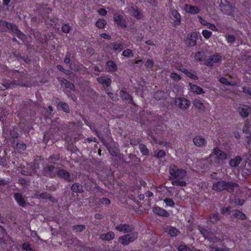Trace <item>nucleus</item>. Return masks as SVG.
Here are the masks:
<instances>
[{
  "label": "nucleus",
  "instance_id": "obj_58",
  "mask_svg": "<svg viewBox=\"0 0 251 251\" xmlns=\"http://www.w3.org/2000/svg\"><path fill=\"white\" fill-rule=\"evenodd\" d=\"M121 96V98L124 100H128L129 101L128 102L131 103L133 105H135V103L133 101V98L132 97V95H120Z\"/></svg>",
  "mask_w": 251,
  "mask_h": 251
},
{
  "label": "nucleus",
  "instance_id": "obj_30",
  "mask_svg": "<svg viewBox=\"0 0 251 251\" xmlns=\"http://www.w3.org/2000/svg\"><path fill=\"white\" fill-rule=\"evenodd\" d=\"M237 111L242 117L246 118L248 116L249 113H251V107H249V110L247 109L239 107Z\"/></svg>",
  "mask_w": 251,
  "mask_h": 251
},
{
  "label": "nucleus",
  "instance_id": "obj_51",
  "mask_svg": "<svg viewBox=\"0 0 251 251\" xmlns=\"http://www.w3.org/2000/svg\"><path fill=\"white\" fill-rule=\"evenodd\" d=\"M163 201L167 206L173 207L175 205L174 201L172 199L166 198Z\"/></svg>",
  "mask_w": 251,
  "mask_h": 251
},
{
  "label": "nucleus",
  "instance_id": "obj_21",
  "mask_svg": "<svg viewBox=\"0 0 251 251\" xmlns=\"http://www.w3.org/2000/svg\"><path fill=\"white\" fill-rule=\"evenodd\" d=\"M27 166L29 168V169L30 170L32 175L36 174L39 169V164L36 160H34L31 163L28 164Z\"/></svg>",
  "mask_w": 251,
  "mask_h": 251
},
{
  "label": "nucleus",
  "instance_id": "obj_50",
  "mask_svg": "<svg viewBox=\"0 0 251 251\" xmlns=\"http://www.w3.org/2000/svg\"><path fill=\"white\" fill-rule=\"evenodd\" d=\"M72 28L71 27L68 25L66 24H63L62 25L61 29L62 31L65 33H68L71 31Z\"/></svg>",
  "mask_w": 251,
  "mask_h": 251
},
{
  "label": "nucleus",
  "instance_id": "obj_37",
  "mask_svg": "<svg viewBox=\"0 0 251 251\" xmlns=\"http://www.w3.org/2000/svg\"><path fill=\"white\" fill-rule=\"evenodd\" d=\"M139 149L143 155H148L149 154V150L144 144L140 143L139 144Z\"/></svg>",
  "mask_w": 251,
  "mask_h": 251
},
{
  "label": "nucleus",
  "instance_id": "obj_34",
  "mask_svg": "<svg viewBox=\"0 0 251 251\" xmlns=\"http://www.w3.org/2000/svg\"><path fill=\"white\" fill-rule=\"evenodd\" d=\"M196 37L193 36L192 34L190 35L186 40V43L188 46L190 47H194L196 44Z\"/></svg>",
  "mask_w": 251,
  "mask_h": 251
},
{
  "label": "nucleus",
  "instance_id": "obj_62",
  "mask_svg": "<svg viewBox=\"0 0 251 251\" xmlns=\"http://www.w3.org/2000/svg\"><path fill=\"white\" fill-rule=\"evenodd\" d=\"M28 183L29 181L24 178H21L19 180V183L25 187L28 185Z\"/></svg>",
  "mask_w": 251,
  "mask_h": 251
},
{
  "label": "nucleus",
  "instance_id": "obj_48",
  "mask_svg": "<svg viewBox=\"0 0 251 251\" xmlns=\"http://www.w3.org/2000/svg\"><path fill=\"white\" fill-rule=\"evenodd\" d=\"M210 248L212 251H230L229 249L227 248H219L213 245H210Z\"/></svg>",
  "mask_w": 251,
  "mask_h": 251
},
{
  "label": "nucleus",
  "instance_id": "obj_15",
  "mask_svg": "<svg viewBox=\"0 0 251 251\" xmlns=\"http://www.w3.org/2000/svg\"><path fill=\"white\" fill-rule=\"evenodd\" d=\"M128 11L134 18L138 20H140L143 17V14L141 12V10L135 8L133 6L130 7Z\"/></svg>",
  "mask_w": 251,
  "mask_h": 251
},
{
  "label": "nucleus",
  "instance_id": "obj_28",
  "mask_svg": "<svg viewBox=\"0 0 251 251\" xmlns=\"http://www.w3.org/2000/svg\"><path fill=\"white\" fill-rule=\"evenodd\" d=\"M198 229L200 232L203 235L205 239H208V237L211 233V231L209 229L205 228L201 226H198Z\"/></svg>",
  "mask_w": 251,
  "mask_h": 251
},
{
  "label": "nucleus",
  "instance_id": "obj_8",
  "mask_svg": "<svg viewBox=\"0 0 251 251\" xmlns=\"http://www.w3.org/2000/svg\"><path fill=\"white\" fill-rule=\"evenodd\" d=\"M14 75L15 78L18 79V85L24 87H29L30 86V84L24 80L25 77L24 73H20L18 71H14Z\"/></svg>",
  "mask_w": 251,
  "mask_h": 251
},
{
  "label": "nucleus",
  "instance_id": "obj_11",
  "mask_svg": "<svg viewBox=\"0 0 251 251\" xmlns=\"http://www.w3.org/2000/svg\"><path fill=\"white\" fill-rule=\"evenodd\" d=\"M175 105L178 107L185 109L189 107L190 101L186 99L181 98H176L174 100Z\"/></svg>",
  "mask_w": 251,
  "mask_h": 251
},
{
  "label": "nucleus",
  "instance_id": "obj_60",
  "mask_svg": "<svg viewBox=\"0 0 251 251\" xmlns=\"http://www.w3.org/2000/svg\"><path fill=\"white\" fill-rule=\"evenodd\" d=\"M17 148L22 151H25L26 149V145L23 142H18L16 144Z\"/></svg>",
  "mask_w": 251,
  "mask_h": 251
},
{
  "label": "nucleus",
  "instance_id": "obj_56",
  "mask_svg": "<svg viewBox=\"0 0 251 251\" xmlns=\"http://www.w3.org/2000/svg\"><path fill=\"white\" fill-rule=\"evenodd\" d=\"M29 169V168H28V166H27V168H22L21 174L25 176H32L31 172Z\"/></svg>",
  "mask_w": 251,
  "mask_h": 251
},
{
  "label": "nucleus",
  "instance_id": "obj_46",
  "mask_svg": "<svg viewBox=\"0 0 251 251\" xmlns=\"http://www.w3.org/2000/svg\"><path fill=\"white\" fill-rule=\"evenodd\" d=\"M113 46V49L115 50L121 51L124 49V45L121 43H116L115 42L111 43L110 44Z\"/></svg>",
  "mask_w": 251,
  "mask_h": 251
},
{
  "label": "nucleus",
  "instance_id": "obj_13",
  "mask_svg": "<svg viewBox=\"0 0 251 251\" xmlns=\"http://www.w3.org/2000/svg\"><path fill=\"white\" fill-rule=\"evenodd\" d=\"M221 61V56L220 55H213L205 60L204 64L207 66H212L214 63H218Z\"/></svg>",
  "mask_w": 251,
  "mask_h": 251
},
{
  "label": "nucleus",
  "instance_id": "obj_53",
  "mask_svg": "<svg viewBox=\"0 0 251 251\" xmlns=\"http://www.w3.org/2000/svg\"><path fill=\"white\" fill-rule=\"evenodd\" d=\"M122 55L125 57H132L133 56V54L132 50L130 49H126L123 51L122 53Z\"/></svg>",
  "mask_w": 251,
  "mask_h": 251
},
{
  "label": "nucleus",
  "instance_id": "obj_35",
  "mask_svg": "<svg viewBox=\"0 0 251 251\" xmlns=\"http://www.w3.org/2000/svg\"><path fill=\"white\" fill-rule=\"evenodd\" d=\"M43 18L44 19L45 22L47 24H51V23H56L58 21L57 18L55 17L54 16H43Z\"/></svg>",
  "mask_w": 251,
  "mask_h": 251
},
{
  "label": "nucleus",
  "instance_id": "obj_26",
  "mask_svg": "<svg viewBox=\"0 0 251 251\" xmlns=\"http://www.w3.org/2000/svg\"><path fill=\"white\" fill-rule=\"evenodd\" d=\"M232 216L234 218L240 220H246L247 219L246 215L239 210L236 209L232 211Z\"/></svg>",
  "mask_w": 251,
  "mask_h": 251
},
{
  "label": "nucleus",
  "instance_id": "obj_40",
  "mask_svg": "<svg viewBox=\"0 0 251 251\" xmlns=\"http://www.w3.org/2000/svg\"><path fill=\"white\" fill-rule=\"evenodd\" d=\"M187 76L194 79L196 80L198 79V77L197 75V73L195 71L193 70H191V71H189L188 70L185 72L184 74Z\"/></svg>",
  "mask_w": 251,
  "mask_h": 251
},
{
  "label": "nucleus",
  "instance_id": "obj_38",
  "mask_svg": "<svg viewBox=\"0 0 251 251\" xmlns=\"http://www.w3.org/2000/svg\"><path fill=\"white\" fill-rule=\"evenodd\" d=\"M107 24L106 21L103 19H99L96 23V26L100 28L103 29L105 27Z\"/></svg>",
  "mask_w": 251,
  "mask_h": 251
},
{
  "label": "nucleus",
  "instance_id": "obj_23",
  "mask_svg": "<svg viewBox=\"0 0 251 251\" xmlns=\"http://www.w3.org/2000/svg\"><path fill=\"white\" fill-rule=\"evenodd\" d=\"M97 81L100 84L109 87L112 82L111 79L106 76H100L97 77Z\"/></svg>",
  "mask_w": 251,
  "mask_h": 251
},
{
  "label": "nucleus",
  "instance_id": "obj_2",
  "mask_svg": "<svg viewBox=\"0 0 251 251\" xmlns=\"http://www.w3.org/2000/svg\"><path fill=\"white\" fill-rule=\"evenodd\" d=\"M226 158V154L217 147L213 149L212 153L209 155L211 164L215 165L222 164Z\"/></svg>",
  "mask_w": 251,
  "mask_h": 251
},
{
  "label": "nucleus",
  "instance_id": "obj_59",
  "mask_svg": "<svg viewBox=\"0 0 251 251\" xmlns=\"http://www.w3.org/2000/svg\"><path fill=\"white\" fill-rule=\"evenodd\" d=\"M170 77L175 81H178L181 79L180 75L174 72L171 74Z\"/></svg>",
  "mask_w": 251,
  "mask_h": 251
},
{
  "label": "nucleus",
  "instance_id": "obj_36",
  "mask_svg": "<svg viewBox=\"0 0 251 251\" xmlns=\"http://www.w3.org/2000/svg\"><path fill=\"white\" fill-rule=\"evenodd\" d=\"M180 231L176 227L170 226L168 231V234L171 237H176L179 234Z\"/></svg>",
  "mask_w": 251,
  "mask_h": 251
},
{
  "label": "nucleus",
  "instance_id": "obj_24",
  "mask_svg": "<svg viewBox=\"0 0 251 251\" xmlns=\"http://www.w3.org/2000/svg\"><path fill=\"white\" fill-rule=\"evenodd\" d=\"M242 160V158L240 156H236L233 158L230 159L229 161V165L231 167H237Z\"/></svg>",
  "mask_w": 251,
  "mask_h": 251
},
{
  "label": "nucleus",
  "instance_id": "obj_19",
  "mask_svg": "<svg viewBox=\"0 0 251 251\" xmlns=\"http://www.w3.org/2000/svg\"><path fill=\"white\" fill-rule=\"evenodd\" d=\"M194 144L198 147H201L206 143L205 139L201 135L196 136L193 140Z\"/></svg>",
  "mask_w": 251,
  "mask_h": 251
},
{
  "label": "nucleus",
  "instance_id": "obj_47",
  "mask_svg": "<svg viewBox=\"0 0 251 251\" xmlns=\"http://www.w3.org/2000/svg\"><path fill=\"white\" fill-rule=\"evenodd\" d=\"M86 226L84 225H76L73 226L72 228L73 230L77 232L82 231L85 228Z\"/></svg>",
  "mask_w": 251,
  "mask_h": 251
},
{
  "label": "nucleus",
  "instance_id": "obj_52",
  "mask_svg": "<svg viewBox=\"0 0 251 251\" xmlns=\"http://www.w3.org/2000/svg\"><path fill=\"white\" fill-rule=\"evenodd\" d=\"M13 55L17 58H20L23 59L25 63H28L30 62V60L28 59L27 56L25 57V56H22L19 53L14 52Z\"/></svg>",
  "mask_w": 251,
  "mask_h": 251
},
{
  "label": "nucleus",
  "instance_id": "obj_3",
  "mask_svg": "<svg viewBox=\"0 0 251 251\" xmlns=\"http://www.w3.org/2000/svg\"><path fill=\"white\" fill-rule=\"evenodd\" d=\"M61 165L55 162H49L43 168V173L45 176L53 178L56 176V170L58 169L57 165Z\"/></svg>",
  "mask_w": 251,
  "mask_h": 251
},
{
  "label": "nucleus",
  "instance_id": "obj_49",
  "mask_svg": "<svg viewBox=\"0 0 251 251\" xmlns=\"http://www.w3.org/2000/svg\"><path fill=\"white\" fill-rule=\"evenodd\" d=\"M70 67L72 70H74L75 71H80L83 68H84L82 64L80 65H76V64H72V63L70 65Z\"/></svg>",
  "mask_w": 251,
  "mask_h": 251
},
{
  "label": "nucleus",
  "instance_id": "obj_43",
  "mask_svg": "<svg viewBox=\"0 0 251 251\" xmlns=\"http://www.w3.org/2000/svg\"><path fill=\"white\" fill-rule=\"evenodd\" d=\"M60 159V156L59 154H53L49 156L47 159L49 162H55V161H59Z\"/></svg>",
  "mask_w": 251,
  "mask_h": 251
},
{
  "label": "nucleus",
  "instance_id": "obj_4",
  "mask_svg": "<svg viewBox=\"0 0 251 251\" xmlns=\"http://www.w3.org/2000/svg\"><path fill=\"white\" fill-rule=\"evenodd\" d=\"M169 173L171 177L176 180L178 179H183L187 174V172L183 169H178L174 164L171 165L169 168Z\"/></svg>",
  "mask_w": 251,
  "mask_h": 251
},
{
  "label": "nucleus",
  "instance_id": "obj_45",
  "mask_svg": "<svg viewBox=\"0 0 251 251\" xmlns=\"http://www.w3.org/2000/svg\"><path fill=\"white\" fill-rule=\"evenodd\" d=\"M15 80L14 81H11V80H7L4 82L3 85L6 87L7 89H10L14 88L15 86L16 85V84L15 82Z\"/></svg>",
  "mask_w": 251,
  "mask_h": 251
},
{
  "label": "nucleus",
  "instance_id": "obj_1",
  "mask_svg": "<svg viewBox=\"0 0 251 251\" xmlns=\"http://www.w3.org/2000/svg\"><path fill=\"white\" fill-rule=\"evenodd\" d=\"M238 184L236 183L221 180L214 182L212 186V189L216 192H221L226 190L228 193L234 192L235 188L237 187Z\"/></svg>",
  "mask_w": 251,
  "mask_h": 251
},
{
  "label": "nucleus",
  "instance_id": "obj_33",
  "mask_svg": "<svg viewBox=\"0 0 251 251\" xmlns=\"http://www.w3.org/2000/svg\"><path fill=\"white\" fill-rule=\"evenodd\" d=\"M189 85L191 86L192 92L196 93V94H201L205 93L201 87L192 83H190Z\"/></svg>",
  "mask_w": 251,
  "mask_h": 251
},
{
  "label": "nucleus",
  "instance_id": "obj_18",
  "mask_svg": "<svg viewBox=\"0 0 251 251\" xmlns=\"http://www.w3.org/2000/svg\"><path fill=\"white\" fill-rule=\"evenodd\" d=\"M185 10L191 14H196L200 13L201 9L196 6L185 4L184 6Z\"/></svg>",
  "mask_w": 251,
  "mask_h": 251
},
{
  "label": "nucleus",
  "instance_id": "obj_6",
  "mask_svg": "<svg viewBox=\"0 0 251 251\" xmlns=\"http://www.w3.org/2000/svg\"><path fill=\"white\" fill-rule=\"evenodd\" d=\"M113 21L116 25L122 28L127 27L126 22L124 17L119 13L113 14Z\"/></svg>",
  "mask_w": 251,
  "mask_h": 251
},
{
  "label": "nucleus",
  "instance_id": "obj_32",
  "mask_svg": "<svg viewBox=\"0 0 251 251\" xmlns=\"http://www.w3.org/2000/svg\"><path fill=\"white\" fill-rule=\"evenodd\" d=\"M106 66L108 68L109 72H115L117 70V66L113 61H108L106 62Z\"/></svg>",
  "mask_w": 251,
  "mask_h": 251
},
{
  "label": "nucleus",
  "instance_id": "obj_54",
  "mask_svg": "<svg viewBox=\"0 0 251 251\" xmlns=\"http://www.w3.org/2000/svg\"><path fill=\"white\" fill-rule=\"evenodd\" d=\"M177 249L178 251H192V250L185 244L180 245Z\"/></svg>",
  "mask_w": 251,
  "mask_h": 251
},
{
  "label": "nucleus",
  "instance_id": "obj_29",
  "mask_svg": "<svg viewBox=\"0 0 251 251\" xmlns=\"http://www.w3.org/2000/svg\"><path fill=\"white\" fill-rule=\"evenodd\" d=\"M57 107L58 109L61 110L65 113H69L70 112L69 105L65 102H59Z\"/></svg>",
  "mask_w": 251,
  "mask_h": 251
},
{
  "label": "nucleus",
  "instance_id": "obj_20",
  "mask_svg": "<svg viewBox=\"0 0 251 251\" xmlns=\"http://www.w3.org/2000/svg\"><path fill=\"white\" fill-rule=\"evenodd\" d=\"M115 233L113 231H109L106 233L101 234L100 238L103 241H110L115 238Z\"/></svg>",
  "mask_w": 251,
  "mask_h": 251
},
{
  "label": "nucleus",
  "instance_id": "obj_57",
  "mask_svg": "<svg viewBox=\"0 0 251 251\" xmlns=\"http://www.w3.org/2000/svg\"><path fill=\"white\" fill-rule=\"evenodd\" d=\"M194 105L199 109H202L204 107L203 104L199 100H195L194 102Z\"/></svg>",
  "mask_w": 251,
  "mask_h": 251
},
{
  "label": "nucleus",
  "instance_id": "obj_7",
  "mask_svg": "<svg viewBox=\"0 0 251 251\" xmlns=\"http://www.w3.org/2000/svg\"><path fill=\"white\" fill-rule=\"evenodd\" d=\"M221 11L225 14L233 15L234 12V4H228L221 2L219 5Z\"/></svg>",
  "mask_w": 251,
  "mask_h": 251
},
{
  "label": "nucleus",
  "instance_id": "obj_12",
  "mask_svg": "<svg viewBox=\"0 0 251 251\" xmlns=\"http://www.w3.org/2000/svg\"><path fill=\"white\" fill-rule=\"evenodd\" d=\"M56 176L60 178L67 180L68 182H71L72 180L70 173L63 169L58 168V169L56 170Z\"/></svg>",
  "mask_w": 251,
  "mask_h": 251
},
{
  "label": "nucleus",
  "instance_id": "obj_41",
  "mask_svg": "<svg viewBox=\"0 0 251 251\" xmlns=\"http://www.w3.org/2000/svg\"><path fill=\"white\" fill-rule=\"evenodd\" d=\"M166 152L164 150H160L155 152L154 156L157 159H162L166 156Z\"/></svg>",
  "mask_w": 251,
  "mask_h": 251
},
{
  "label": "nucleus",
  "instance_id": "obj_16",
  "mask_svg": "<svg viewBox=\"0 0 251 251\" xmlns=\"http://www.w3.org/2000/svg\"><path fill=\"white\" fill-rule=\"evenodd\" d=\"M6 27L14 33H15L19 38L22 39L23 37L25 36V35L18 29L17 25L14 24L8 23Z\"/></svg>",
  "mask_w": 251,
  "mask_h": 251
},
{
  "label": "nucleus",
  "instance_id": "obj_39",
  "mask_svg": "<svg viewBox=\"0 0 251 251\" xmlns=\"http://www.w3.org/2000/svg\"><path fill=\"white\" fill-rule=\"evenodd\" d=\"M195 58L198 61H202L205 59V53L203 51H199L196 53Z\"/></svg>",
  "mask_w": 251,
  "mask_h": 251
},
{
  "label": "nucleus",
  "instance_id": "obj_27",
  "mask_svg": "<svg viewBox=\"0 0 251 251\" xmlns=\"http://www.w3.org/2000/svg\"><path fill=\"white\" fill-rule=\"evenodd\" d=\"M223 239V237L222 235H219L217 236L211 232L207 240L211 242L216 243L218 242H222Z\"/></svg>",
  "mask_w": 251,
  "mask_h": 251
},
{
  "label": "nucleus",
  "instance_id": "obj_22",
  "mask_svg": "<svg viewBox=\"0 0 251 251\" xmlns=\"http://www.w3.org/2000/svg\"><path fill=\"white\" fill-rule=\"evenodd\" d=\"M60 83L61 85L64 84L65 87L67 89H68L69 90L72 91L75 90L74 84L73 83L67 80L66 79H65L64 78H60Z\"/></svg>",
  "mask_w": 251,
  "mask_h": 251
},
{
  "label": "nucleus",
  "instance_id": "obj_25",
  "mask_svg": "<svg viewBox=\"0 0 251 251\" xmlns=\"http://www.w3.org/2000/svg\"><path fill=\"white\" fill-rule=\"evenodd\" d=\"M220 216L218 213H214L208 216L207 223L212 225L215 224L220 220Z\"/></svg>",
  "mask_w": 251,
  "mask_h": 251
},
{
  "label": "nucleus",
  "instance_id": "obj_61",
  "mask_svg": "<svg viewBox=\"0 0 251 251\" xmlns=\"http://www.w3.org/2000/svg\"><path fill=\"white\" fill-rule=\"evenodd\" d=\"M145 67L146 68H151L153 67L154 62L152 59H148L145 63Z\"/></svg>",
  "mask_w": 251,
  "mask_h": 251
},
{
  "label": "nucleus",
  "instance_id": "obj_17",
  "mask_svg": "<svg viewBox=\"0 0 251 251\" xmlns=\"http://www.w3.org/2000/svg\"><path fill=\"white\" fill-rule=\"evenodd\" d=\"M14 198L18 204L22 207H25L26 205V201L23 197L21 193H15L14 194Z\"/></svg>",
  "mask_w": 251,
  "mask_h": 251
},
{
  "label": "nucleus",
  "instance_id": "obj_44",
  "mask_svg": "<svg viewBox=\"0 0 251 251\" xmlns=\"http://www.w3.org/2000/svg\"><path fill=\"white\" fill-rule=\"evenodd\" d=\"M181 179L173 180L172 182L174 186H185L187 184L184 180H181Z\"/></svg>",
  "mask_w": 251,
  "mask_h": 251
},
{
  "label": "nucleus",
  "instance_id": "obj_14",
  "mask_svg": "<svg viewBox=\"0 0 251 251\" xmlns=\"http://www.w3.org/2000/svg\"><path fill=\"white\" fill-rule=\"evenodd\" d=\"M153 212L158 216L162 217H168L169 216V213L164 208L158 206H155L153 207Z\"/></svg>",
  "mask_w": 251,
  "mask_h": 251
},
{
  "label": "nucleus",
  "instance_id": "obj_9",
  "mask_svg": "<svg viewBox=\"0 0 251 251\" xmlns=\"http://www.w3.org/2000/svg\"><path fill=\"white\" fill-rule=\"evenodd\" d=\"M115 229L124 233H131L134 231V226L126 224H119L115 226Z\"/></svg>",
  "mask_w": 251,
  "mask_h": 251
},
{
  "label": "nucleus",
  "instance_id": "obj_31",
  "mask_svg": "<svg viewBox=\"0 0 251 251\" xmlns=\"http://www.w3.org/2000/svg\"><path fill=\"white\" fill-rule=\"evenodd\" d=\"M71 190L75 193H81L83 190L82 186L78 183H75L71 186Z\"/></svg>",
  "mask_w": 251,
  "mask_h": 251
},
{
  "label": "nucleus",
  "instance_id": "obj_42",
  "mask_svg": "<svg viewBox=\"0 0 251 251\" xmlns=\"http://www.w3.org/2000/svg\"><path fill=\"white\" fill-rule=\"evenodd\" d=\"M251 125L248 120H246L244 123V126L243 127V132L246 134L250 133V129L251 128Z\"/></svg>",
  "mask_w": 251,
  "mask_h": 251
},
{
  "label": "nucleus",
  "instance_id": "obj_10",
  "mask_svg": "<svg viewBox=\"0 0 251 251\" xmlns=\"http://www.w3.org/2000/svg\"><path fill=\"white\" fill-rule=\"evenodd\" d=\"M171 18L174 21L173 25L174 27H177L181 24V16L178 11L174 9L170 10Z\"/></svg>",
  "mask_w": 251,
  "mask_h": 251
},
{
  "label": "nucleus",
  "instance_id": "obj_63",
  "mask_svg": "<svg viewBox=\"0 0 251 251\" xmlns=\"http://www.w3.org/2000/svg\"><path fill=\"white\" fill-rule=\"evenodd\" d=\"M212 32L207 30H203L202 32V34L203 37L206 39H208L211 35Z\"/></svg>",
  "mask_w": 251,
  "mask_h": 251
},
{
  "label": "nucleus",
  "instance_id": "obj_64",
  "mask_svg": "<svg viewBox=\"0 0 251 251\" xmlns=\"http://www.w3.org/2000/svg\"><path fill=\"white\" fill-rule=\"evenodd\" d=\"M226 39L227 41L230 43H233L235 41V37L233 35H228Z\"/></svg>",
  "mask_w": 251,
  "mask_h": 251
},
{
  "label": "nucleus",
  "instance_id": "obj_55",
  "mask_svg": "<svg viewBox=\"0 0 251 251\" xmlns=\"http://www.w3.org/2000/svg\"><path fill=\"white\" fill-rule=\"evenodd\" d=\"M100 202L101 204L103 205H109L110 203V200L106 198H102L100 200Z\"/></svg>",
  "mask_w": 251,
  "mask_h": 251
},
{
  "label": "nucleus",
  "instance_id": "obj_5",
  "mask_svg": "<svg viewBox=\"0 0 251 251\" xmlns=\"http://www.w3.org/2000/svg\"><path fill=\"white\" fill-rule=\"evenodd\" d=\"M138 237V232L133 231L130 234L120 236L118 238L119 242L123 245H127L134 242Z\"/></svg>",
  "mask_w": 251,
  "mask_h": 251
}]
</instances>
